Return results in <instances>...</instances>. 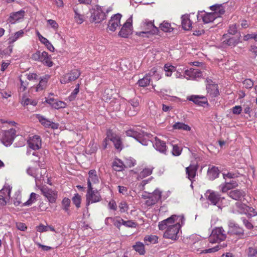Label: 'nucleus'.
I'll list each match as a JSON object with an SVG mask.
<instances>
[{
  "label": "nucleus",
  "mask_w": 257,
  "mask_h": 257,
  "mask_svg": "<svg viewBox=\"0 0 257 257\" xmlns=\"http://www.w3.org/2000/svg\"><path fill=\"white\" fill-rule=\"evenodd\" d=\"M40 38L41 42L44 44L49 51L51 52L54 51V47L47 38L44 37H41Z\"/></svg>",
  "instance_id": "nucleus-47"
},
{
  "label": "nucleus",
  "mask_w": 257,
  "mask_h": 257,
  "mask_svg": "<svg viewBox=\"0 0 257 257\" xmlns=\"http://www.w3.org/2000/svg\"><path fill=\"white\" fill-rule=\"evenodd\" d=\"M67 104L65 102L56 99L54 103H53L52 107L58 109L65 108Z\"/></svg>",
  "instance_id": "nucleus-49"
},
{
  "label": "nucleus",
  "mask_w": 257,
  "mask_h": 257,
  "mask_svg": "<svg viewBox=\"0 0 257 257\" xmlns=\"http://www.w3.org/2000/svg\"><path fill=\"white\" fill-rule=\"evenodd\" d=\"M72 200L73 203L78 208L80 207L81 202V196L78 193H76L72 197Z\"/></svg>",
  "instance_id": "nucleus-50"
},
{
  "label": "nucleus",
  "mask_w": 257,
  "mask_h": 257,
  "mask_svg": "<svg viewBox=\"0 0 257 257\" xmlns=\"http://www.w3.org/2000/svg\"><path fill=\"white\" fill-rule=\"evenodd\" d=\"M228 33L231 35H235L237 32V28L236 24L230 25L228 30Z\"/></svg>",
  "instance_id": "nucleus-63"
},
{
  "label": "nucleus",
  "mask_w": 257,
  "mask_h": 257,
  "mask_svg": "<svg viewBox=\"0 0 257 257\" xmlns=\"http://www.w3.org/2000/svg\"><path fill=\"white\" fill-rule=\"evenodd\" d=\"M162 192L159 189H156L149 197L153 200L155 202L157 203L161 198Z\"/></svg>",
  "instance_id": "nucleus-44"
},
{
  "label": "nucleus",
  "mask_w": 257,
  "mask_h": 257,
  "mask_svg": "<svg viewBox=\"0 0 257 257\" xmlns=\"http://www.w3.org/2000/svg\"><path fill=\"white\" fill-rule=\"evenodd\" d=\"M165 75L169 77L172 75V73L176 71V67L169 64H166L164 67Z\"/></svg>",
  "instance_id": "nucleus-43"
},
{
  "label": "nucleus",
  "mask_w": 257,
  "mask_h": 257,
  "mask_svg": "<svg viewBox=\"0 0 257 257\" xmlns=\"http://www.w3.org/2000/svg\"><path fill=\"white\" fill-rule=\"evenodd\" d=\"M36 117L39 120V121L45 127L52 128L53 129H56L58 128V125L51 121L48 119L45 116L42 115L40 114H36Z\"/></svg>",
  "instance_id": "nucleus-18"
},
{
  "label": "nucleus",
  "mask_w": 257,
  "mask_h": 257,
  "mask_svg": "<svg viewBox=\"0 0 257 257\" xmlns=\"http://www.w3.org/2000/svg\"><path fill=\"white\" fill-rule=\"evenodd\" d=\"M112 167L116 171H121L124 169L125 166L120 159H116L113 163Z\"/></svg>",
  "instance_id": "nucleus-38"
},
{
  "label": "nucleus",
  "mask_w": 257,
  "mask_h": 257,
  "mask_svg": "<svg viewBox=\"0 0 257 257\" xmlns=\"http://www.w3.org/2000/svg\"><path fill=\"white\" fill-rule=\"evenodd\" d=\"M198 170V166L195 165H190L185 169L187 178L191 182L194 181V178L196 176L197 171Z\"/></svg>",
  "instance_id": "nucleus-23"
},
{
  "label": "nucleus",
  "mask_w": 257,
  "mask_h": 257,
  "mask_svg": "<svg viewBox=\"0 0 257 257\" xmlns=\"http://www.w3.org/2000/svg\"><path fill=\"white\" fill-rule=\"evenodd\" d=\"M23 30H20L14 34V35L9 39V44H13L15 42H16L19 38L23 37L24 35Z\"/></svg>",
  "instance_id": "nucleus-41"
},
{
  "label": "nucleus",
  "mask_w": 257,
  "mask_h": 257,
  "mask_svg": "<svg viewBox=\"0 0 257 257\" xmlns=\"http://www.w3.org/2000/svg\"><path fill=\"white\" fill-rule=\"evenodd\" d=\"M154 168L153 166H148L144 168L138 174V179H143L152 174Z\"/></svg>",
  "instance_id": "nucleus-34"
},
{
  "label": "nucleus",
  "mask_w": 257,
  "mask_h": 257,
  "mask_svg": "<svg viewBox=\"0 0 257 257\" xmlns=\"http://www.w3.org/2000/svg\"><path fill=\"white\" fill-rule=\"evenodd\" d=\"M178 216L172 215L171 217L159 223L158 227L160 230L166 229L163 236L165 238L176 240L178 238V234L181 227L179 222H176Z\"/></svg>",
  "instance_id": "nucleus-1"
},
{
  "label": "nucleus",
  "mask_w": 257,
  "mask_h": 257,
  "mask_svg": "<svg viewBox=\"0 0 257 257\" xmlns=\"http://www.w3.org/2000/svg\"><path fill=\"white\" fill-rule=\"evenodd\" d=\"M70 202V200L68 198L65 197L62 200V203L63 205V209L66 212H67L69 210Z\"/></svg>",
  "instance_id": "nucleus-57"
},
{
  "label": "nucleus",
  "mask_w": 257,
  "mask_h": 257,
  "mask_svg": "<svg viewBox=\"0 0 257 257\" xmlns=\"http://www.w3.org/2000/svg\"><path fill=\"white\" fill-rule=\"evenodd\" d=\"M37 194L35 193H32L30 194L29 199L25 203H23V206H30L33 203H35L36 201Z\"/></svg>",
  "instance_id": "nucleus-48"
},
{
  "label": "nucleus",
  "mask_w": 257,
  "mask_h": 257,
  "mask_svg": "<svg viewBox=\"0 0 257 257\" xmlns=\"http://www.w3.org/2000/svg\"><path fill=\"white\" fill-rule=\"evenodd\" d=\"M122 224L123 225L127 227H131V228H135L137 226V223L136 222H134L133 220H127L125 221L123 219V222H122Z\"/></svg>",
  "instance_id": "nucleus-58"
},
{
  "label": "nucleus",
  "mask_w": 257,
  "mask_h": 257,
  "mask_svg": "<svg viewBox=\"0 0 257 257\" xmlns=\"http://www.w3.org/2000/svg\"><path fill=\"white\" fill-rule=\"evenodd\" d=\"M154 146L160 152L165 153L167 151L166 143L157 138H155Z\"/></svg>",
  "instance_id": "nucleus-29"
},
{
  "label": "nucleus",
  "mask_w": 257,
  "mask_h": 257,
  "mask_svg": "<svg viewBox=\"0 0 257 257\" xmlns=\"http://www.w3.org/2000/svg\"><path fill=\"white\" fill-rule=\"evenodd\" d=\"M133 248L141 255H144L145 253V246L142 242H136V244L133 245Z\"/></svg>",
  "instance_id": "nucleus-42"
},
{
  "label": "nucleus",
  "mask_w": 257,
  "mask_h": 257,
  "mask_svg": "<svg viewBox=\"0 0 257 257\" xmlns=\"http://www.w3.org/2000/svg\"><path fill=\"white\" fill-rule=\"evenodd\" d=\"M161 29L165 32H171L173 28L171 27V24L169 23L164 22L160 26Z\"/></svg>",
  "instance_id": "nucleus-52"
},
{
  "label": "nucleus",
  "mask_w": 257,
  "mask_h": 257,
  "mask_svg": "<svg viewBox=\"0 0 257 257\" xmlns=\"http://www.w3.org/2000/svg\"><path fill=\"white\" fill-rule=\"evenodd\" d=\"M189 101H193L195 104L203 106L204 104L208 105L207 98L203 96L191 95L187 97Z\"/></svg>",
  "instance_id": "nucleus-21"
},
{
  "label": "nucleus",
  "mask_w": 257,
  "mask_h": 257,
  "mask_svg": "<svg viewBox=\"0 0 257 257\" xmlns=\"http://www.w3.org/2000/svg\"><path fill=\"white\" fill-rule=\"evenodd\" d=\"M162 77L160 74L159 72L154 68L143 78H139L138 80H159Z\"/></svg>",
  "instance_id": "nucleus-19"
},
{
  "label": "nucleus",
  "mask_w": 257,
  "mask_h": 257,
  "mask_svg": "<svg viewBox=\"0 0 257 257\" xmlns=\"http://www.w3.org/2000/svg\"><path fill=\"white\" fill-rule=\"evenodd\" d=\"M216 18H217L216 16L211 13L204 14L201 13L197 15L198 20L202 19L203 22L206 24L213 22Z\"/></svg>",
  "instance_id": "nucleus-26"
},
{
  "label": "nucleus",
  "mask_w": 257,
  "mask_h": 257,
  "mask_svg": "<svg viewBox=\"0 0 257 257\" xmlns=\"http://www.w3.org/2000/svg\"><path fill=\"white\" fill-rule=\"evenodd\" d=\"M123 222V219L120 217L117 216L115 217H108L105 219V223L107 225H110L111 223L113 224L118 230L120 229V227Z\"/></svg>",
  "instance_id": "nucleus-20"
},
{
  "label": "nucleus",
  "mask_w": 257,
  "mask_h": 257,
  "mask_svg": "<svg viewBox=\"0 0 257 257\" xmlns=\"http://www.w3.org/2000/svg\"><path fill=\"white\" fill-rule=\"evenodd\" d=\"M25 15V11L21 10L16 12H13L10 14L7 22L11 24H15L17 22L23 19Z\"/></svg>",
  "instance_id": "nucleus-10"
},
{
  "label": "nucleus",
  "mask_w": 257,
  "mask_h": 257,
  "mask_svg": "<svg viewBox=\"0 0 257 257\" xmlns=\"http://www.w3.org/2000/svg\"><path fill=\"white\" fill-rule=\"evenodd\" d=\"M158 237L155 235H147L145 237L144 240L150 243H156L158 242Z\"/></svg>",
  "instance_id": "nucleus-56"
},
{
  "label": "nucleus",
  "mask_w": 257,
  "mask_h": 257,
  "mask_svg": "<svg viewBox=\"0 0 257 257\" xmlns=\"http://www.w3.org/2000/svg\"><path fill=\"white\" fill-rule=\"evenodd\" d=\"M219 174V171L217 167L215 166L209 167L207 171V175L209 179L213 180L217 178Z\"/></svg>",
  "instance_id": "nucleus-35"
},
{
  "label": "nucleus",
  "mask_w": 257,
  "mask_h": 257,
  "mask_svg": "<svg viewBox=\"0 0 257 257\" xmlns=\"http://www.w3.org/2000/svg\"><path fill=\"white\" fill-rule=\"evenodd\" d=\"M228 233L231 235H235L238 237L241 238L244 235V230L237 224L230 223L229 225Z\"/></svg>",
  "instance_id": "nucleus-16"
},
{
  "label": "nucleus",
  "mask_w": 257,
  "mask_h": 257,
  "mask_svg": "<svg viewBox=\"0 0 257 257\" xmlns=\"http://www.w3.org/2000/svg\"><path fill=\"white\" fill-rule=\"evenodd\" d=\"M205 197L207 200L213 205H217L221 199H224V197H221L219 193L210 189L206 191Z\"/></svg>",
  "instance_id": "nucleus-5"
},
{
  "label": "nucleus",
  "mask_w": 257,
  "mask_h": 257,
  "mask_svg": "<svg viewBox=\"0 0 257 257\" xmlns=\"http://www.w3.org/2000/svg\"><path fill=\"white\" fill-rule=\"evenodd\" d=\"M110 140L113 143L116 149L121 150L122 144L120 137L116 134H111Z\"/></svg>",
  "instance_id": "nucleus-30"
},
{
  "label": "nucleus",
  "mask_w": 257,
  "mask_h": 257,
  "mask_svg": "<svg viewBox=\"0 0 257 257\" xmlns=\"http://www.w3.org/2000/svg\"><path fill=\"white\" fill-rule=\"evenodd\" d=\"M127 136L133 137L138 140L143 145H147V141L142 140L144 136L143 132L137 128H132L127 130L125 132Z\"/></svg>",
  "instance_id": "nucleus-6"
},
{
  "label": "nucleus",
  "mask_w": 257,
  "mask_h": 257,
  "mask_svg": "<svg viewBox=\"0 0 257 257\" xmlns=\"http://www.w3.org/2000/svg\"><path fill=\"white\" fill-rule=\"evenodd\" d=\"M118 208L120 213H125L127 212L128 205L125 201H121L118 204Z\"/></svg>",
  "instance_id": "nucleus-51"
},
{
  "label": "nucleus",
  "mask_w": 257,
  "mask_h": 257,
  "mask_svg": "<svg viewBox=\"0 0 257 257\" xmlns=\"http://www.w3.org/2000/svg\"><path fill=\"white\" fill-rule=\"evenodd\" d=\"M182 28L185 30H189L191 28L192 23L189 19V16L184 15L181 17Z\"/></svg>",
  "instance_id": "nucleus-37"
},
{
  "label": "nucleus",
  "mask_w": 257,
  "mask_h": 257,
  "mask_svg": "<svg viewBox=\"0 0 257 257\" xmlns=\"http://www.w3.org/2000/svg\"><path fill=\"white\" fill-rule=\"evenodd\" d=\"M249 39H253L255 41L257 42V34H248L243 36L244 41H247Z\"/></svg>",
  "instance_id": "nucleus-60"
},
{
  "label": "nucleus",
  "mask_w": 257,
  "mask_h": 257,
  "mask_svg": "<svg viewBox=\"0 0 257 257\" xmlns=\"http://www.w3.org/2000/svg\"><path fill=\"white\" fill-rule=\"evenodd\" d=\"M47 81H39V84L36 87V91H41L47 87Z\"/></svg>",
  "instance_id": "nucleus-61"
},
{
  "label": "nucleus",
  "mask_w": 257,
  "mask_h": 257,
  "mask_svg": "<svg viewBox=\"0 0 257 257\" xmlns=\"http://www.w3.org/2000/svg\"><path fill=\"white\" fill-rule=\"evenodd\" d=\"M235 205L238 208V212L241 214H245L249 216L256 215V212L253 208L247 206L245 204L237 202L235 203Z\"/></svg>",
  "instance_id": "nucleus-15"
},
{
  "label": "nucleus",
  "mask_w": 257,
  "mask_h": 257,
  "mask_svg": "<svg viewBox=\"0 0 257 257\" xmlns=\"http://www.w3.org/2000/svg\"><path fill=\"white\" fill-rule=\"evenodd\" d=\"M226 238L225 230L221 227L213 229L209 237L210 242L214 243L224 241Z\"/></svg>",
  "instance_id": "nucleus-3"
},
{
  "label": "nucleus",
  "mask_w": 257,
  "mask_h": 257,
  "mask_svg": "<svg viewBox=\"0 0 257 257\" xmlns=\"http://www.w3.org/2000/svg\"><path fill=\"white\" fill-rule=\"evenodd\" d=\"M74 18L76 22L78 24H81L83 22V16L79 14L76 11H75Z\"/></svg>",
  "instance_id": "nucleus-62"
},
{
  "label": "nucleus",
  "mask_w": 257,
  "mask_h": 257,
  "mask_svg": "<svg viewBox=\"0 0 257 257\" xmlns=\"http://www.w3.org/2000/svg\"><path fill=\"white\" fill-rule=\"evenodd\" d=\"M162 192L159 189H156L149 197L153 200L155 202L157 203L161 198Z\"/></svg>",
  "instance_id": "nucleus-45"
},
{
  "label": "nucleus",
  "mask_w": 257,
  "mask_h": 257,
  "mask_svg": "<svg viewBox=\"0 0 257 257\" xmlns=\"http://www.w3.org/2000/svg\"><path fill=\"white\" fill-rule=\"evenodd\" d=\"M41 62H42L45 65L49 67L53 66V63L51 61V57L47 52L43 51L41 53Z\"/></svg>",
  "instance_id": "nucleus-36"
},
{
  "label": "nucleus",
  "mask_w": 257,
  "mask_h": 257,
  "mask_svg": "<svg viewBox=\"0 0 257 257\" xmlns=\"http://www.w3.org/2000/svg\"><path fill=\"white\" fill-rule=\"evenodd\" d=\"M45 164L43 163L40 160V158H38V160H34V164L33 166L30 167L27 170V173L34 177H36L38 175V169L37 168V166L39 168L42 169L44 168Z\"/></svg>",
  "instance_id": "nucleus-13"
},
{
  "label": "nucleus",
  "mask_w": 257,
  "mask_h": 257,
  "mask_svg": "<svg viewBox=\"0 0 257 257\" xmlns=\"http://www.w3.org/2000/svg\"><path fill=\"white\" fill-rule=\"evenodd\" d=\"M223 177L224 179L229 178L232 179L237 178L239 176V173H232V172H227L226 173L224 172L222 173Z\"/></svg>",
  "instance_id": "nucleus-59"
},
{
  "label": "nucleus",
  "mask_w": 257,
  "mask_h": 257,
  "mask_svg": "<svg viewBox=\"0 0 257 257\" xmlns=\"http://www.w3.org/2000/svg\"><path fill=\"white\" fill-rule=\"evenodd\" d=\"M132 26V23L127 20L121 27L118 33V36L123 38H127L131 34Z\"/></svg>",
  "instance_id": "nucleus-22"
},
{
  "label": "nucleus",
  "mask_w": 257,
  "mask_h": 257,
  "mask_svg": "<svg viewBox=\"0 0 257 257\" xmlns=\"http://www.w3.org/2000/svg\"><path fill=\"white\" fill-rule=\"evenodd\" d=\"M101 200V197L97 190H93V188H88L86 194V206L99 202Z\"/></svg>",
  "instance_id": "nucleus-4"
},
{
  "label": "nucleus",
  "mask_w": 257,
  "mask_h": 257,
  "mask_svg": "<svg viewBox=\"0 0 257 257\" xmlns=\"http://www.w3.org/2000/svg\"><path fill=\"white\" fill-rule=\"evenodd\" d=\"M121 18V15L119 14H117L113 15L107 24V29L109 31L114 32L116 28L120 25V21Z\"/></svg>",
  "instance_id": "nucleus-11"
},
{
  "label": "nucleus",
  "mask_w": 257,
  "mask_h": 257,
  "mask_svg": "<svg viewBox=\"0 0 257 257\" xmlns=\"http://www.w3.org/2000/svg\"><path fill=\"white\" fill-rule=\"evenodd\" d=\"M79 84H77L76 85L75 88L71 92V94L69 96L68 99L70 101H72L76 98V96L79 91Z\"/></svg>",
  "instance_id": "nucleus-54"
},
{
  "label": "nucleus",
  "mask_w": 257,
  "mask_h": 257,
  "mask_svg": "<svg viewBox=\"0 0 257 257\" xmlns=\"http://www.w3.org/2000/svg\"><path fill=\"white\" fill-rule=\"evenodd\" d=\"M224 39L223 44L230 47H234L238 43V40L235 37L228 38V35L224 34L222 37Z\"/></svg>",
  "instance_id": "nucleus-28"
},
{
  "label": "nucleus",
  "mask_w": 257,
  "mask_h": 257,
  "mask_svg": "<svg viewBox=\"0 0 257 257\" xmlns=\"http://www.w3.org/2000/svg\"><path fill=\"white\" fill-rule=\"evenodd\" d=\"M210 9L213 12H211V13L214 14V15H215L217 18L223 15L225 12V11L221 4H215L210 6Z\"/></svg>",
  "instance_id": "nucleus-31"
},
{
  "label": "nucleus",
  "mask_w": 257,
  "mask_h": 257,
  "mask_svg": "<svg viewBox=\"0 0 257 257\" xmlns=\"http://www.w3.org/2000/svg\"><path fill=\"white\" fill-rule=\"evenodd\" d=\"M238 184L236 181L232 180L229 182H225L224 183L221 184L219 186V188L220 191L222 193H226L228 190L235 188L238 186Z\"/></svg>",
  "instance_id": "nucleus-24"
},
{
  "label": "nucleus",
  "mask_w": 257,
  "mask_h": 257,
  "mask_svg": "<svg viewBox=\"0 0 257 257\" xmlns=\"http://www.w3.org/2000/svg\"><path fill=\"white\" fill-rule=\"evenodd\" d=\"M130 103L133 107V110H132L130 108V109L127 110V113L130 116H134L137 114V111L138 110L139 101L137 98H134L130 100Z\"/></svg>",
  "instance_id": "nucleus-32"
},
{
  "label": "nucleus",
  "mask_w": 257,
  "mask_h": 257,
  "mask_svg": "<svg viewBox=\"0 0 257 257\" xmlns=\"http://www.w3.org/2000/svg\"><path fill=\"white\" fill-rule=\"evenodd\" d=\"M99 182V177L95 170H90L88 172L87 179L88 188H93V185L98 184Z\"/></svg>",
  "instance_id": "nucleus-17"
},
{
  "label": "nucleus",
  "mask_w": 257,
  "mask_h": 257,
  "mask_svg": "<svg viewBox=\"0 0 257 257\" xmlns=\"http://www.w3.org/2000/svg\"><path fill=\"white\" fill-rule=\"evenodd\" d=\"M80 75V72L78 69L72 70L67 74L68 80H76Z\"/></svg>",
  "instance_id": "nucleus-40"
},
{
  "label": "nucleus",
  "mask_w": 257,
  "mask_h": 257,
  "mask_svg": "<svg viewBox=\"0 0 257 257\" xmlns=\"http://www.w3.org/2000/svg\"><path fill=\"white\" fill-rule=\"evenodd\" d=\"M226 246V244L223 243V245H217L215 246L210 248L208 249H206L203 250V252L204 253H212L215 252L218 250H219L221 248L224 247Z\"/></svg>",
  "instance_id": "nucleus-53"
},
{
  "label": "nucleus",
  "mask_w": 257,
  "mask_h": 257,
  "mask_svg": "<svg viewBox=\"0 0 257 257\" xmlns=\"http://www.w3.org/2000/svg\"><path fill=\"white\" fill-rule=\"evenodd\" d=\"M42 194L48 199L50 203H54L57 199V192L56 190L43 187L40 189Z\"/></svg>",
  "instance_id": "nucleus-8"
},
{
  "label": "nucleus",
  "mask_w": 257,
  "mask_h": 257,
  "mask_svg": "<svg viewBox=\"0 0 257 257\" xmlns=\"http://www.w3.org/2000/svg\"><path fill=\"white\" fill-rule=\"evenodd\" d=\"M184 74L188 76L187 79L192 78L195 79L200 78L202 75V72L198 69L190 68L185 70Z\"/></svg>",
  "instance_id": "nucleus-25"
},
{
  "label": "nucleus",
  "mask_w": 257,
  "mask_h": 257,
  "mask_svg": "<svg viewBox=\"0 0 257 257\" xmlns=\"http://www.w3.org/2000/svg\"><path fill=\"white\" fill-rule=\"evenodd\" d=\"M91 16L90 21L91 22L95 23H99L105 20L106 18L103 7L98 5H96L90 10Z\"/></svg>",
  "instance_id": "nucleus-2"
},
{
  "label": "nucleus",
  "mask_w": 257,
  "mask_h": 257,
  "mask_svg": "<svg viewBox=\"0 0 257 257\" xmlns=\"http://www.w3.org/2000/svg\"><path fill=\"white\" fill-rule=\"evenodd\" d=\"M173 128L174 130H182L186 131H190L191 127L187 124L183 122H177L173 125Z\"/></svg>",
  "instance_id": "nucleus-39"
},
{
  "label": "nucleus",
  "mask_w": 257,
  "mask_h": 257,
  "mask_svg": "<svg viewBox=\"0 0 257 257\" xmlns=\"http://www.w3.org/2000/svg\"><path fill=\"white\" fill-rule=\"evenodd\" d=\"M162 192L159 189H156L149 197L153 200L155 202L157 203L161 198Z\"/></svg>",
  "instance_id": "nucleus-46"
},
{
  "label": "nucleus",
  "mask_w": 257,
  "mask_h": 257,
  "mask_svg": "<svg viewBox=\"0 0 257 257\" xmlns=\"http://www.w3.org/2000/svg\"><path fill=\"white\" fill-rule=\"evenodd\" d=\"M182 151V149L179 147L177 145H173V149L172 151V153L173 155L175 156H179L181 155Z\"/></svg>",
  "instance_id": "nucleus-55"
},
{
  "label": "nucleus",
  "mask_w": 257,
  "mask_h": 257,
  "mask_svg": "<svg viewBox=\"0 0 257 257\" xmlns=\"http://www.w3.org/2000/svg\"><path fill=\"white\" fill-rule=\"evenodd\" d=\"M142 27L145 32H142V33H151L152 34H156L158 33L159 30L154 23L148 20H145L142 24Z\"/></svg>",
  "instance_id": "nucleus-12"
},
{
  "label": "nucleus",
  "mask_w": 257,
  "mask_h": 257,
  "mask_svg": "<svg viewBox=\"0 0 257 257\" xmlns=\"http://www.w3.org/2000/svg\"><path fill=\"white\" fill-rule=\"evenodd\" d=\"M12 187L10 185H5L4 187L0 190V204L5 206L7 204L8 201L10 198L11 192Z\"/></svg>",
  "instance_id": "nucleus-9"
},
{
  "label": "nucleus",
  "mask_w": 257,
  "mask_h": 257,
  "mask_svg": "<svg viewBox=\"0 0 257 257\" xmlns=\"http://www.w3.org/2000/svg\"><path fill=\"white\" fill-rule=\"evenodd\" d=\"M27 142L29 147L34 150H39L42 147L41 139L37 135L30 137Z\"/></svg>",
  "instance_id": "nucleus-14"
},
{
  "label": "nucleus",
  "mask_w": 257,
  "mask_h": 257,
  "mask_svg": "<svg viewBox=\"0 0 257 257\" xmlns=\"http://www.w3.org/2000/svg\"><path fill=\"white\" fill-rule=\"evenodd\" d=\"M207 92L212 97L217 96L219 94L218 85L216 84H209L206 86Z\"/></svg>",
  "instance_id": "nucleus-33"
},
{
  "label": "nucleus",
  "mask_w": 257,
  "mask_h": 257,
  "mask_svg": "<svg viewBox=\"0 0 257 257\" xmlns=\"http://www.w3.org/2000/svg\"><path fill=\"white\" fill-rule=\"evenodd\" d=\"M257 254V249L252 247L248 248V257H255Z\"/></svg>",
  "instance_id": "nucleus-64"
},
{
  "label": "nucleus",
  "mask_w": 257,
  "mask_h": 257,
  "mask_svg": "<svg viewBox=\"0 0 257 257\" xmlns=\"http://www.w3.org/2000/svg\"><path fill=\"white\" fill-rule=\"evenodd\" d=\"M16 136V130L12 128L3 133L1 140L5 146H8L12 144Z\"/></svg>",
  "instance_id": "nucleus-7"
},
{
  "label": "nucleus",
  "mask_w": 257,
  "mask_h": 257,
  "mask_svg": "<svg viewBox=\"0 0 257 257\" xmlns=\"http://www.w3.org/2000/svg\"><path fill=\"white\" fill-rule=\"evenodd\" d=\"M245 195V193L242 190L236 189L230 191L228 195L232 199L235 200H241Z\"/></svg>",
  "instance_id": "nucleus-27"
}]
</instances>
